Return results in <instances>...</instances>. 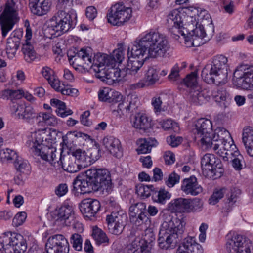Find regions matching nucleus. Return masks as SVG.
<instances>
[{"mask_svg":"<svg viewBox=\"0 0 253 253\" xmlns=\"http://www.w3.org/2000/svg\"><path fill=\"white\" fill-rule=\"evenodd\" d=\"M226 250L228 253H253V244L245 236L236 235L227 240Z\"/></svg>","mask_w":253,"mask_h":253,"instance_id":"9d476101","label":"nucleus"},{"mask_svg":"<svg viewBox=\"0 0 253 253\" xmlns=\"http://www.w3.org/2000/svg\"><path fill=\"white\" fill-rule=\"evenodd\" d=\"M171 194L164 188H161L158 190L157 188V192L156 194L153 195L152 199L155 202L164 204L167 200L170 199Z\"/></svg>","mask_w":253,"mask_h":253,"instance_id":"c03bdc74","label":"nucleus"},{"mask_svg":"<svg viewBox=\"0 0 253 253\" xmlns=\"http://www.w3.org/2000/svg\"><path fill=\"white\" fill-rule=\"evenodd\" d=\"M60 153V158L57 161L59 166H61L63 169L70 173H75L80 169V167L76 163L73 157L69 155L62 156Z\"/></svg>","mask_w":253,"mask_h":253,"instance_id":"5701e85b","label":"nucleus"},{"mask_svg":"<svg viewBox=\"0 0 253 253\" xmlns=\"http://www.w3.org/2000/svg\"><path fill=\"white\" fill-rule=\"evenodd\" d=\"M22 51L24 55V59L27 62H31L37 58V54L33 46L28 42L23 45Z\"/></svg>","mask_w":253,"mask_h":253,"instance_id":"37998d69","label":"nucleus"},{"mask_svg":"<svg viewBox=\"0 0 253 253\" xmlns=\"http://www.w3.org/2000/svg\"><path fill=\"white\" fill-rule=\"evenodd\" d=\"M200 137L201 138L200 141L203 149L207 150H213V147L216 142L213 140V138H211L210 134H208V135H203L202 137Z\"/></svg>","mask_w":253,"mask_h":253,"instance_id":"bf43d9fd","label":"nucleus"},{"mask_svg":"<svg viewBox=\"0 0 253 253\" xmlns=\"http://www.w3.org/2000/svg\"><path fill=\"white\" fill-rule=\"evenodd\" d=\"M124 59V52L120 49L114 50L112 56H109L110 67L113 68L116 63L121 64Z\"/></svg>","mask_w":253,"mask_h":253,"instance_id":"09e8293b","label":"nucleus"},{"mask_svg":"<svg viewBox=\"0 0 253 253\" xmlns=\"http://www.w3.org/2000/svg\"><path fill=\"white\" fill-rule=\"evenodd\" d=\"M169 49V42L165 35L150 31L128 46L127 70L131 74L137 73L147 58L163 57Z\"/></svg>","mask_w":253,"mask_h":253,"instance_id":"f257e3e1","label":"nucleus"},{"mask_svg":"<svg viewBox=\"0 0 253 253\" xmlns=\"http://www.w3.org/2000/svg\"><path fill=\"white\" fill-rule=\"evenodd\" d=\"M91 48L87 47L82 48L77 53L72 51H68L67 56L71 64L76 66L85 67V65L89 66L91 64L90 52Z\"/></svg>","mask_w":253,"mask_h":253,"instance_id":"4468645a","label":"nucleus"},{"mask_svg":"<svg viewBox=\"0 0 253 253\" xmlns=\"http://www.w3.org/2000/svg\"><path fill=\"white\" fill-rule=\"evenodd\" d=\"M226 197L229 204H233L237 201L239 195L241 194V191L237 188H234L230 191L227 189Z\"/></svg>","mask_w":253,"mask_h":253,"instance_id":"338daca9","label":"nucleus"},{"mask_svg":"<svg viewBox=\"0 0 253 253\" xmlns=\"http://www.w3.org/2000/svg\"><path fill=\"white\" fill-rule=\"evenodd\" d=\"M95 73V76L100 79L102 81H105V79H109L111 78V71L108 73L106 70V67H97V66H94L92 69Z\"/></svg>","mask_w":253,"mask_h":253,"instance_id":"6e6d98bb","label":"nucleus"},{"mask_svg":"<svg viewBox=\"0 0 253 253\" xmlns=\"http://www.w3.org/2000/svg\"><path fill=\"white\" fill-rule=\"evenodd\" d=\"M181 190L187 195L196 196L200 194L203 188L197 182V179L194 176L185 178L182 182Z\"/></svg>","mask_w":253,"mask_h":253,"instance_id":"a211bd4d","label":"nucleus"},{"mask_svg":"<svg viewBox=\"0 0 253 253\" xmlns=\"http://www.w3.org/2000/svg\"><path fill=\"white\" fill-rule=\"evenodd\" d=\"M73 192L76 196L101 190L107 193L113 188L110 172L106 169L91 168L85 175L78 176L73 182Z\"/></svg>","mask_w":253,"mask_h":253,"instance_id":"f03ea898","label":"nucleus"},{"mask_svg":"<svg viewBox=\"0 0 253 253\" xmlns=\"http://www.w3.org/2000/svg\"><path fill=\"white\" fill-rule=\"evenodd\" d=\"M102 143L113 156L118 158L123 156V150L118 139L113 136H107L103 139Z\"/></svg>","mask_w":253,"mask_h":253,"instance_id":"6ab92c4d","label":"nucleus"},{"mask_svg":"<svg viewBox=\"0 0 253 253\" xmlns=\"http://www.w3.org/2000/svg\"><path fill=\"white\" fill-rule=\"evenodd\" d=\"M11 233L8 232L0 236V251L1 253H13Z\"/></svg>","mask_w":253,"mask_h":253,"instance_id":"72a5a7b5","label":"nucleus"},{"mask_svg":"<svg viewBox=\"0 0 253 253\" xmlns=\"http://www.w3.org/2000/svg\"><path fill=\"white\" fill-rule=\"evenodd\" d=\"M92 237L98 245L109 242V239L105 233L97 227L93 229Z\"/></svg>","mask_w":253,"mask_h":253,"instance_id":"8fccbe9b","label":"nucleus"},{"mask_svg":"<svg viewBox=\"0 0 253 253\" xmlns=\"http://www.w3.org/2000/svg\"><path fill=\"white\" fill-rule=\"evenodd\" d=\"M145 230V235L143 239L139 238L140 243L145 248L148 249V245L152 243L155 240V236L151 229L148 228L144 229Z\"/></svg>","mask_w":253,"mask_h":253,"instance_id":"864d4df0","label":"nucleus"},{"mask_svg":"<svg viewBox=\"0 0 253 253\" xmlns=\"http://www.w3.org/2000/svg\"><path fill=\"white\" fill-rule=\"evenodd\" d=\"M132 16V10L122 3L112 6L107 14L108 21L114 26H120L127 22Z\"/></svg>","mask_w":253,"mask_h":253,"instance_id":"6e6552de","label":"nucleus"},{"mask_svg":"<svg viewBox=\"0 0 253 253\" xmlns=\"http://www.w3.org/2000/svg\"><path fill=\"white\" fill-rule=\"evenodd\" d=\"M233 81L237 88H253V66L247 68L244 65L238 67L233 73Z\"/></svg>","mask_w":253,"mask_h":253,"instance_id":"9b49d317","label":"nucleus"},{"mask_svg":"<svg viewBox=\"0 0 253 253\" xmlns=\"http://www.w3.org/2000/svg\"><path fill=\"white\" fill-rule=\"evenodd\" d=\"M34 135L26 143L29 151L34 155L40 156L44 161H49L52 164L57 163L58 160L55 154L56 149L52 146V143L47 144V138L43 140V138H41L40 135L34 134Z\"/></svg>","mask_w":253,"mask_h":253,"instance_id":"423d86ee","label":"nucleus"},{"mask_svg":"<svg viewBox=\"0 0 253 253\" xmlns=\"http://www.w3.org/2000/svg\"><path fill=\"white\" fill-rule=\"evenodd\" d=\"M242 141L244 145L253 142V128L252 127L247 126L243 128Z\"/></svg>","mask_w":253,"mask_h":253,"instance_id":"13d9d810","label":"nucleus"},{"mask_svg":"<svg viewBox=\"0 0 253 253\" xmlns=\"http://www.w3.org/2000/svg\"><path fill=\"white\" fill-rule=\"evenodd\" d=\"M138 144L139 146L136 149L137 153L138 154H145L150 153L152 148L156 146L157 142L155 139L149 137L139 139Z\"/></svg>","mask_w":253,"mask_h":253,"instance_id":"c85d7f7f","label":"nucleus"},{"mask_svg":"<svg viewBox=\"0 0 253 253\" xmlns=\"http://www.w3.org/2000/svg\"><path fill=\"white\" fill-rule=\"evenodd\" d=\"M127 217L124 211H114L107 215L106 221L110 233L119 235L122 233L126 225Z\"/></svg>","mask_w":253,"mask_h":253,"instance_id":"f8f14e48","label":"nucleus"},{"mask_svg":"<svg viewBox=\"0 0 253 253\" xmlns=\"http://www.w3.org/2000/svg\"><path fill=\"white\" fill-rule=\"evenodd\" d=\"M223 145L219 143H215L213 147V151L217 154L219 156L222 157L224 161H228V155H229L228 149L224 150L222 147Z\"/></svg>","mask_w":253,"mask_h":253,"instance_id":"0e129e2a","label":"nucleus"},{"mask_svg":"<svg viewBox=\"0 0 253 253\" xmlns=\"http://www.w3.org/2000/svg\"><path fill=\"white\" fill-rule=\"evenodd\" d=\"M19 115V119H23L25 121L29 122L36 116V113L32 107L25 106L22 114Z\"/></svg>","mask_w":253,"mask_h":253,"instance_id":"e2e57ef3","label":"nucleus"},{"mask_svg":"<svg viewBox=\"0 0 253 253\" xmlns=\"http://www.w3.org/2000/svg\"><path fill=\"white\" fill-rule=\"evenodd\" d=\"M73 2V0H58L57 7L59 10L47 22L49 31H52L59 36L75 27V20L71 14L66 11L71 9Z\"/></svg>","mask_w":253,"mask_h":253,"instance_id":"7ed1b4c3","label":"nucleus"},{"mask_svg":"<svg viewBox=\"0 0 253 253\" xmlns=\"http://www.w3.org/2000/svg\"><path fill=\"white\" fill-rule=\"evenodd\" d=\"M226 191L227 189L225 188L215 190L209 200V203L213 205L216 204L220 199L223 198Z\"/></svg>","mask_w":253,"mask_h":253,"instance_id":"052dcab7","label":"nucleus"},{"mask_svg":"<svg viewBox=\"0 0 253 253\" xmlns=\"http://www.w3.org/2000/svg\"><path fill=\"white\" fill-rule=\"evenodd\" d=\"M17 158L16 153L10 149L0 150V161L4 162Z\"/></svg>","mask_w":253,"mask_h":253,"instance_id":"4d7b16f0","label":"nucleus"},{"mask_svg":"<svg viewBox=\"0 0 253 253\" xmlns=\"http://www.w3.org/2000/svg\"><path fill=\"white\" fill-rule=\"evenodd\" d=\"M150 224V220L145 212H140L137 217L135 224L136 226H140L141 230H144L148 227Z\"/></svg>","mask_w":253,"mask_h":253,"instance_id":"3c124183","label":"nucleus"},{"mask_svg":"<svg viewBox=\"0 0 253 253\" xmlns=\"http://www.w3.org/2000/svg\"><path fill=\"white\" fill-rule=\"evenodd\" d=\"M70 242L75 250L80 251L82 249L83 239L81 235L75 233L72 235Z\"/></svg>","mask_w":253,"mask_h":253,"instance_id":"69168bd1","label":"nucleus"},{"mask_svg":"<svg viewBox=\"0 0 253 253\" xmlns=\"http://www.w3.org/2000/svg\"><path fill=\"white\" fill-rule=\"evenodd\" d=\"M18 13L14 0H6L3 11L0 14V26L1 34L5 37L18 21Z\"/></svg>","mask_w":253,"mask_h":253,"instance_id":"0eeeda50","label":"nucleus"},{"mask_svg":"<svg viewBox=\"0 0 253 253\" xmlns=\"http://www.w3.org/2000/svg\"><path fill=\"white\" fill-rule=\"evenodd\" d=\"M82 213L85 217H94L100 208V204L96 199L88 198L84 199L79 206Z\"/></svg>","mask_w":253,"mask_h":253,"instance_id":"2eb2a0df","label":"nucleus"},{"mask_svg":"<svg viewBox=\"0 0 253 253\" xmlns=\"http://www.w3.org/2000/svg\"><path fill=\"white\" fill-rule=\"evenodd\" d=\"M212 96L216 102L220 103V105L224 107H226L230 101L229 94L223 88L214 90L212 93Z\"/></svg>","mask_w":253,"mask_h":253,"instance_id":"7c9ffc66","label":"nucleus"},{"mask_svg":"<svg viewBox=\"0 0 253 253\" xmlns=\"http://www.w3.org/2000/svg\"><path fill=\"white\" fill-rule=\"evenodd\" d=\"M181 83L186 87L190 88V90L199 87L197 84V76L195 72H191L181 81Z\"/></svg>","mask_w":253,"mask_h":253,"instance_id":"a18cd8bd","label":"nucleus"},{"mask_svg":"<svg viewBox=\"0 0 253 253\" xmlns=\"http://www.w3.org/2000/svg\"><path fill=\"white\" fill-rule=\"evenodd\" d=\"M20 45L19 39L14 40L13 38H9L7 40L6 50L8 57L13 58Z\"/></svg>","mask_w":253,"mask_h":253,"instance_id":"a19ab883","label":"nucleus"},{"mask_svg":"<svg viewBox=\"0 0 253 253\" xmlns=\"http://www.w3.org/2000/svg\"><path fill=\"white\" fill-rule=\"evenodd\" d=\"M159 79V76L156 69L152 67H150L146 71L145 74V82L147 85L154 84Z\"/></svg>","mask_w":253,"mask_h":253,"instance_id":"de8ad7c7","label":"nucleus"},{"mask_svg":"<svg viewBox=\"0 0 253 253\" xmlns=\"http://www.w3.org/2000/svg\"><path fill=\"white\" fill-rule=\"evenodd\" d=\"M183 232V226L180 219L175 218L164 221L161 226L159 233L158 242L159 247L165 250L174 248Z\"/></svg>","mask_w":253,"mask_h":253,"instance_id":"39448f33","label":"nucleus"},{"mask_svg":"<svg viewBox=\"0 0 253 253\" xmlns=\"http://www.w3.org/2000/svg\"><path fill=\"white\" fill-rule=\"evenodd\" d=\"M222 164L220 161H217L216 165L211 169H210L207 172H206L204 175L208 178L215 179L220 177L223 173V169L222 168Z\"/></svg>","mask_w":253,"mask_h":253,"instance_id":"58836bf2","label":"nucleus"},{"mask_svg":"<svg viewBox=\"0 0 253 253\" xmlns=\"http://www.w3.org/2000/svg\"><path fill=\"white\" fill-rule=\"evenodd\" d=\"M131 122L134 127L142 130L144 132L152 126L151 119L144 113H137L133 118H131Z\"/></svg>","mask_w":253,"mask_h":253,"instance_id":"4be33fe9","label":"nucleus"},{"mask_svg":"<svg viewBox=\"0 0 253 253\" xmlns=\"http://www.w3.org/2000/svg\"><path fill=\"white\" fill-rule=\"evenodd\" d=\"M182 9H175L170 11L167 15V24L169 32L173 37L177 39L179 35L185 36V28L183 27Z\"/></svg>","mask_w":253,"mask_h":253,"instance_id":"1a4fd4ad","label":"nucleus"},{"mask_svg":"<svg viewBox=\"0 0 253 253\" xmlns=\"http://www.w3.org/2000/svg\"><path fill=\"white\" fill-rule=\"evenodd\" d=\"M16 158L14 162V166L17 170V172L28 174L30 172V166L26 160L20 157Z\"/></svg>","mask_w":253,"mask_h":253,"instance_id":"ea45409f","label":"nucleus"},{"mask_svg":"<svg viewBox=\"0 0 253 253\" xmlns=\"http://www.w3.org/2000/svg\"><path fill=\"white\" fill-rule=\"evenodd\" d=\"M197 20L199 24L209 26L210 24H212V21L210 15L206 10H202L200 8L199 12L197 15Z\"/></svg>","mask_w":253,"mask_h":253,"instance_id":"603ef678","label":"nucleus"},{"mask_svg":"<svg viewBox=\"0 0 253 253\" xmlns=\"http://www.w3.org/2000/svg\"><path fill=\"white\" fill-rule=\"evenodd\" d=\"M227 58L222 55L214 56L210 64H207L202 71L201 76L208 84H224L227 82Z\"/></svg>","mask_w":253,"mask_h":253,"instance_id":"20e7f679","label":"nucleus"},{"mask_svg":"<svg viewBox=\"0 0 253 253\" xmlns=\"http://www.w3.org/2000/svg\"><path fill=\"white\" fill-rule=\"evenodd\" d=\"M57 217L56 220L62 222L65 225L69 224L76 215L72 206L69 204H63L55 211Z\"/></svg>","mask_w":253,"mask_h":253,"instance_id":"f3484780","label":"nucleus"},{"mask_svg":"<svg viewBox=\"0 0 253 253\" xmlns=\"http://www.w3.org/2000/svg\"><path fill=\"white\" fill-rule=\"evenodd\" d=\"M29 5L33 14L42 16L49 11L51 4L49 0H29Z\"/></svg>","mask_w":253,"mask_h":253,"instance_id":"412c9836","label":"nucleus"},{"mask_svg":"<svg viewBox=\"0 0 253 253\" xmlns=\"http://www.w3.org/2000/svg\"><path fill=\"white\" fill-rule=\"evenodd\" d=\"M126 253H149V250L141 245L139 238H136L126 248Z\"/></svg>","mask_w":253,"mask_h":253,"instance_id":"4c0bfd02","label":"nucleus"},{"mask_svg":"<svg viewBox=\"0 0 253 253\" xmlns=\"http://www.w3.org/2000/svg\"><path fill=\"white\" fill-rule=\"evenodd\" d=\"M39 122H42L45 125L50 126H55L57 123V118L50 113L40 112L37 117Z\"/></svg>","mask_w":253,"mask_h":253,"instance_id":"79ce46f5","label":"nucleus"},{"mask_svg":"<svg viewBox=\"0 0 253 253\" xmlns=\"http://www.w3.org/2000/svg\"><path fill=\"white\" fill-rule=\"evenodd\" d=\"M202 246L195 241L194 237H187L177 249L176 253H203Z\"/></svg>","mask_w":253,"mask_h":253,"instance_id":"dca6fc26","label":"nucleus"},{"mask_svg":"<svg viewBox=\"0 0 253 253\" xmlns=\"http://www.w3.org/2000/svg\"><path fill=\"white\" fill-rule=\"evenodd\" d=\"M109 55L106 54L98 53L94 55L93 60L91 58V64L89 66L85 65V68L90 67L92 69L94 66L97 67H103L110 66V60H109Z\"/></svg>","mask_w":253,"mask_h":253,"instance_id":"f704fd0d","label":"nucleus"},{"mask_svg":"<svg viewBox=\"0 0 253 253\" xmlns=\"http://www.w3.org/2000/svg\"><path fill=\"white\" fill-rule=\"evenodd\" d=\"M189 202V198H175L168 204L167 207L171 212L188 213Z\"/></svg>","mask_w":253,"mask_h":253,"instance_id":"aec40b11","label":"nucleus"},{"mask_svg":"<svg viewBox=\"0 0 253 253\" xmlns=\"http://www.w3.org/2000/svg\"><path fill=\"white\" fill-rule=\"evenodd\" d=\"M204 26V25L200 24L195 28H193L191 31L193 33V37H195V38H200L202 40H204L206 42L209 41L213 35L214 27L213 24H209L207 26V33H206Z\"/></svg>","mask_w":253,"mask_h":253,"instance_id":"b1692460","label":"nucleus"},{"mask_svg":"<svg viewBox=\"0 0 253 253\" xmlns=\"http://www.w3.org/2000/svg\"><path fill=\"white\" fill-rule=\"evenodd\" d=\"M136 191L138 195L142 198L145 199L156 194L157 192V188L155 187L153 185L140 184L136 186Z\"/></svg>","mask_w":253,"mask_h":253,"instance_id":"e433bc0d","label":"nucleus"},{"mask_svg":"<svg viewBox=\"0 0 253 253\" xmlns=\"http://www.w3.org/2000/svg\"><path fill=\"white\" fill-rule=\"evenodd\" d=\"M13 253H24L27 248V244L24 237L18 233H11Z\"/></svg>","mask_w":253,"mask_h":253,"instance_id":"a878e982","label":"nucleus"},{"mask_svg":"<svg viewBox=\"0 0 253 253\" xmlns=\"http://www.w3.org/2000/svg\"><path fill=\"white\" fill-rule=\"evenodd\" d=\"M130 112L135 111L139 104V99L136 94H130L127 96L126 100Z\"/></svg>","mask_w":253,"mask_h":253,"instance_id":"680f3d73","label":"nucleus"},{"mask_svg":"<svg viewBox=\"0 0 253 253\" xmlns=\"http://www.w3.org/2000/svg\"><path fill=\"white\" fill-rule=\"evenodd\" d=\"M46 250L47 253H68L69 244L63 235L56 234L48 239Z\"/></svg>","mask_w":253,"mask_h":253,"instance_id":"ddd939ff","label":"nucleus"},{"mask_svg":"<svg viewBox=\"0 0 253 253\" xmlns=\"http://www.w3.org/2000/svg\"><path fill=\"white\" fill-rule=\"evenodd\" d=\"M50 104L53 107H55V112L58 116L64 118L73 113L72 110L67 109L65 103L57 99H51Z\"/></svg>","mask_w":253,"mask_h":253,"instance_id":"473e14b6","label":"nucleus"},{"mask_svg":"<svg viewBox=\"0 0 253 253\" xmlns=\"http://www.w3.org/2000/svg\"><path fill=\"white\" fill-rule=\"evenodd\" d=\"M146 205L144 203L138 202L135 204L132 205L129 208L130 216L135 217L140 212H144L143 211L145 210Z\"/></svg>","mask_w":253,"mask_h":253,"instance_id":"5fc2aeb1","label":"nucleus"},{"mask_svg":"<svg viewBox=\"0 0 253 253\" xmlns=\"http://www.w3.org/2000/svg\"><path fill=\"white\" fill-rule=\"evenodd\" d=\"M230 138L229 132L224 128L218 127L216 128L213 135V140L215 142L221 144L224 150L230 148L231 145L227 142Z\"/></svg>","mask_w":253,"mask_h":253,"instance_id":"393cba45","label":"nucleus"},{"mask_svg":"<svg viewBox=\"0 0 253 253\" xmlns=\"http://www.w3.org/2000/svg\"><path fill=\"white\" fill-rule=\"evenodd\" d=\"M217 161H220L215 156L211 154H206L201 159V165L203 174L210 170V169L214 167Z\"/></svg>","mask_w":253,"mask_h":253,"instance_id":"2f4dec72","label":"nucleus"},{"mask_svg":"<svg viewBox=\"0 0 253 253\" xmlns=\"http://www.w3.org/2000/svg\"><path fill=\"white\" fill-rule=\"evenodd\" d=\"M180 180V176L173 172L169 175L168 178L166 179L165 183L169 187H172Z\"/></svg>","mask_w":253,"mask_h":253,"instance_id":"774afa93","label":"nucleus"},{"mask_svg":"<svg viewBox=\"0 0 253 253\" xmlns=\"http://www.w3.org/2000/svg\"><path fill=\"white\" fill-rule=\"evenodd\" d=\"M72 157L75 159L80 167H86L91 165V158L88 156L85 151L77 149L72 152Z\"/></svg>","mask_w":253,"mask_h":253,"instance_id":"c9c22d12","label":"nucleus"},{"mask_svg":"<svg viewBox=\"0 0 253 253\" xmlns=\"http://www.w3.org/2000/svg\"><path fill=\"white\" fill-rule=\"evenodd\" d=\"M195 126L197 137H202L203 135H208L212 130L211 122L207 119L201 118L198 120Z\"/></svg>","mask_w":253,"mask_h":253,"instance_id":"cd10ccee","label":"nucleus"},{"mask_svg":"<svg viewBox=\"0 0 253 253\" xmlns=\"http://www.w3.org/2000/svg\"><path fill=\"white\" fill-rule=\"evenodd\" d=\"M189 202L188 213L199 212L202 211L204 203L202 199L199 198H189Z\"/></svg>","mask_w":253,"mask_h":253,"instance_id":"49530a36","label":"nucleus"},{"mask_svg":"<svg viewBox=\"0 0 253 253\" xmlns=\"http://www.w3.org/2000/svg\"><path fill=\"white\" fill-rule=\"evenodd\" d=\"M189 100L195 105H201L207 100L204 91L201 90L200 86L189 90Z\"/></svg>","mask_w":253,"mask_h":253,"instance_id":"c756f323","label":"nucleus"},{"mask_svg":"<svg viewBox=\"0 0 253 253\" xmlns=\"http://www.w3.org/2000/svg\"><path fill=\"white\" fill-rule=\"evenodd\" d=\"M122 96L118 92H114L109 88L105 87L98 92L99 100L109 103L117 102L119 99H122Z\"/></svg>","mask_w":253,"mask_h":253,"instance_id":"bb28decb","label":"nucleus"}]
</instances>
